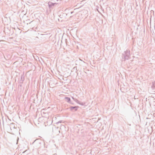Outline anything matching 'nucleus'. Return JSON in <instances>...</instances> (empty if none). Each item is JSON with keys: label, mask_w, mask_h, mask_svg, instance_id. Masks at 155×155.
I'll use <instances>...</instances> for the list:
<instances>
[{"label": "nucleus", "mask_w": 155, "mask_h": 155, "mask_svg": "<svg viewBox=\"0 0 155 155\" xmlns=\"http://www.w3.org/2000/svg\"><path fill=\"white\" fill-rule=\"evenodd\" d=\"M62 126L63 127H64V126L63 125H62V126H61V127H62Z\"/></svg>", "instance_id": "20"}, {"label": "nucleus", "mask_w": 155, "mask_h": 155, "mask_svg": "<svg viewBox=\"0 0 155 155\" xmlns=\"http://www.w3.org/2000/svg\"><path fill=\"white\" fill-rule=\"evenodd\" d=\"M45 111V110L44 109H42L41 110V114L42 115H44V114H46V113Z\"/></svg>", "instance_id": "12"}, {"label": "nucleus", "mask_w": 155, "mask_h": 155, "mask_svg": "<svg viewBox=\"0 0 155 155\" xmlns=\"http://www.w3.org/2000/svg\"><path fill=\"white\" fill-rule=\"evenodd\" d=\"M64 99H65V101H66L68 103L73 104H74L73 103H72L71 101V100L70 98L68 97H64Z\"/></svg>", "instance_id": "7"}, {"label": "nucleus", "mask_w": 155, "mask_h": 155, "mask_svg": "<svg viewBox=\"0 0 155 155\" xmlns=\"http://www.w3.org/2000/svg\"><path fill=\"white\" fill-rule=\"evenodd\" d=\"M43 143L42 140L38 139L35 140L32 143L33 147L35 149H38L41 146V143Z\"/></svg>", "instance_id": "1"}, {"label": "nucleus", "mask_w": 155, "mask_h": 155, "mask_svg": "<svg viewBox=\"0 0 155 155\" xmlns=\"http://www.w3.org/2000/svg\"><path fill=\"white\" fill-rule=\"evenodd\" d=\"M67 14L65 13H62L59 16L60 18L62 19V20L65 21L68 19L67 17Z\"/></svg>", "instance_id": "5"}, {"label": "nucleus", "mask_w": 155, "mask_h": 155, "mask_svg": "<svg viewBox=\"0 0 155 155\" xmlns=\"http://www.w3.org/2000/svg\"><path fill=\"white\" fill-rule=\"evenodd\" d=\"M10 128L11 130L14 129L16 128L15 124L14 123H11L10 126Z\"/></svg>", "instance_id": "8"}, {"label": "nucleus", "mask_w": 155, "mask_h": 155, "mask_svg": "<svg viewBox=\"0 0 155 155\" xmlns=\"http://www.w3.org/2000/svg\"><path fill=\"white\" fill-rule=\"evenodd\" d=\"M72 99L74 100L75 99V98H74L73 97H72Z\"/></svg>", "instance_id": "17"}, {"label": "nucleus", "mask_w": 155, "mask_h": 155, "mask_svg": "<svg viewBox=\"0 0 155 155\" xmlns=\"http://www.w3.org/2000/svg\"><path fill=\"white\" fill-rule=\"evenodd\" d=\"M49 127L50 128L52 129V131L53 132H54V131L53 130V128H54V129L55 130H58V128H56V127L54 126L53 125H50L49 126Z\"/></svg>", "instance_id": "9"}, {"label": "nucleus", "mask_w": 155, "mask_h": 155, "mask_svg": "<svg viewBox=\"0 0 155 155\" xmlns=\"http://www.w3.org/2000/svg\"><path fill=\"white\" fill-rule=\"evenodd\" d=\"M48 4L49 8L50 9H53L54 8L56 7H57L58 6V3H53L49 2Z\"/></svg>", "instance_id": "4"}, {"label": "nucleus", "mask_w": 155, "mask_h": 155, "mask_svg": "<svg viewBox=\"0 0 155 155\" xmlns=\"http://www.w3.org/2000/svg\"><path fill=\"white\" fill-rule=\"evenodd\" d=\"M79 108L78 106H71L69 107L70 110L72 111H76Z\"/></svg>", "instance_id": "6"}, {"label": "nucleus", "mask_w": 155, "mask_h": 155, "mask_svg": "<svg viewBox=\"0 0 155 155\" xmlns=\"http://www.w3.org/2000/svg\"><path fill=\"white\" fill-rule=\"evenodd\" d=\"M77 73V75H78V73Z\"/></svg>", "instance_id": "22"}, {"label": "nucleus", "mask_w": 155, "mask_h": 155, "mask_svg": "<svg viewBox=\"0 0 155 155\" xmlns=\"http://www.w3.org/2000/svg\"><path fill=\"white\" fill-rule=\"evenodd\" d=\"M61 122H62V121L61 120H60V121H58V122H56V124H59V123H61Z\"/></svg>", "instance_id": "16"}, {"label": "nucleus", "mask_w": 155, "mask_h": 155, "mask_svg": "<svg viewBox=\"0 0 155 155\" xmlns=\"http://www.w3.org/2000/svg\"><path fill=\"white\" fill-rule=\"evenodd\" d=\"M57 80L55 78H51L50 80L49 84L50 86V87H54L55 85L57 83Z\"/></svg>", "instance_id": "3"}, {"label": "nucleus", "mask_w": 155, "mask_h": 155, "mask_svg": "<svg viewBox=\"0 0 155 155\" xmlns=\"http://www.w3.org/2000/svg\"><path fill=\"white\" fill-rule=\"evenodd\" d=\"M32 22H33V21H31V23H32Z\"/></svg>", "instance_id": "21"}, {"label": "nucleus", "mask_w": 155, "mask_h": 155, "mask_svg": "<svg viewBox=\"0 0 155 155\" xmlns=\"http://www.w3.org/2000/svg\"><path fill=\"white\" fill-rule=\"evenodd\" d=\"M18 86H20V87H21V84H19L18 85Z\"/></svg>", "instance_id": "18"}, {"label": "nucleus", "mask_w": 155, "mask_h": 155, "mask_svg": "<svg viewBox=\"0 0 155 155\" xmlns=\"http://www.w3.org/2000/svg\"><path fill=\"white\" fill-rule=\"evenodd\" d=\"M74 12L73 11H72V12H71V14H72Z\"/></svg>", "instance_id": "19"}, {"label": "nucleus", "mask_w": 155, "mask_h": 155, "mask_svg": "<svg viewBox=\"0 0 155 155\" xmlns=\"http://www.w3.org/2000/svg\"><path fill=\"white\" fill-rule=\"evenodd\" d=\"M59 132L60 133V130H59Z\"/></svg>", "instance_id": "23"}, {"label": "nucleus", "mask_w": 155, "mask_h": 155, "mask_svg": "<svg viewBox=\"0 0 155 155\" xmlns=\"http://www.w3.org/2000/svg\"><path fill=\"white\" fill-rule=\"evenodd\" d=\"M77 67H74L73 69H72V71H75L77 73Z\"/></svg>", "instance_id": "14"}, {"label": "nucleus", "mask_w": 155, "mask_h": 155, "mask_svg": "<svg viewBox=\"0 0 155 155\" xmlns=\"http://www.w3.org/2000/svg\"><path fill=\"white\" fill-rule=\"evenodd\" d=\"M130 51L127 50L126 51H125L122 54V58L121 61H124L126 60L129 59L130 57Z\"/></svg>", "instance_id": "2"}, {"label": "nucleus", "mask_w": 155, "mask_h": 155, "mask_svg": "<svg viewBox=\"0 0 155 155\" xmlns=\"http://www.w3.org/2000/svg\"><path fill=\"white\" fill-rule=\"evenodd\" d=\"M74 101L78 104L79 102L80 101L77 99H76V98H75V99L74 100Z\"/></svg>", "instance_id": "15"}, {"label": "nucleus", "mask_w": 155, "mask_h": 155, "mask_svg": "<svg viewBox=\"0 0 155 155\" xmlns=\"http://www.w3.org/2000/svg\"><path fill=\"white\" fill-rule=\"evenodd\" d=\"M21 83H23V81L24 80V76L23 75H21Z\"/></svg>", "instance_id": "11"}, {"label": "nucleus", "mask_w": 155, "mask_h": 155, "mask_svg": "<svg viewBox=\"0 0 155 155\" xmlns=\"http://www.w3.org/2000/svg\"><path fill=\"white\" fill-rule=\"evenodd\" d=\"M151 87L153 89H155V82H152V85L151 86Z\"/></svg>", "instance_id": "10"}, {"label": "nucleus", "mask_w": 155, "mask_h": 155, "mask_svg": "<svg viewBox=\"0 0 155 155\" xmlns=\"http://www.w3.org/2000/svg\"><path fill=\"white\" fill-rule=\"evenodd\" d=\"M86 103L85 102H82L81 101H79L78 103V104L81 105H84Z\"/></svg>", "instance_id": "13"}]
</instances>
